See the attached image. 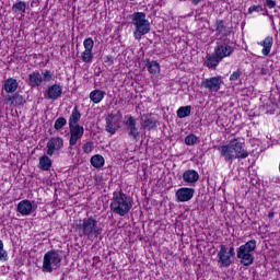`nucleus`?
I'll return each instance as SVG.
<instances>
[{"mask_svg":"<svg viewBox=\"0 0 280 280\" xmlns=\"http://www.w3.org/2000/svg\"><path fill=\"white\" fill-rule=\"evenodd\" d=\"M121 112H117V114H108L105 118L106 126L105 130L106 132H109V135H115L119 128H121Z\"/></svg>","mask_w":280,"mask_h":280,"instance_id":"9","label":"nucleus"},{"mask_svg":"<svg viewBox=\"0 0 280 280\" xmlns=\"http://www.w3.org/2000/svg\"><path fill=\"white\" fill-rule=\"evenodd\" d=\"M65 147V140L60 137L50 138L46 144L48 156H54L55 152L62 150Z\"/></svg>","mask_w":280,"mask_h":280,"instance_id":"13","label":"nucleus"},{"mask_svg":"<svg viewBox=\"0 0 280 280\" xmlns=\"http://www.w3.org/2000/svg\"><path fill=\"white\" fill-rule=\"evenodd\" d=\"M83 46L85 51H93V47H95V42H93V38L91 37L85 38L83 42Z\"/></svg>","mask_w":280,"mask_h":280,"instance_id":"33","label":"nucleus"},{"mask_svg":"<svg viewBox=\"0 0 280 280\" xmlns=\"http://www.w3.org/2000/svg\"><path fill=\"white\" fill-rule=\"evenodd\" d=\"M141 121H142V128L143 130H154L156 129V119L148 116V115H143L141 117Z\"/></svg>","mask_w":280,"mask_h":280,"instance_id":"21","label":"nucleus"},{"mask_svg":"<svg viewBox=\"0 0 280 280\" xmlns=\"http://www.w3.org/2000/svg\"><path fill=\"white\" fill-rule=\"evenodd\" d=\"M25 10H27V3L24 1H18L12 5V11L13 12H23L25 13Z\"/></svg>","mask_w":280,"mask_h":280,"instance_id":"30","label":"nucleus"},{"mask_svg":"<svg viewBox=\"0 0 280 280\" xmlns=\"http://www.w3.org/2000/svg\"><path fill=\"white\" fill-rule=\"evenodd\" d=\"M242 78V70H236L230 75V82H236V80H240Z\"/></svg>","mask_w":280,"mask_h":280,"instance_id":"36","label":"nucleus"},{"mask_svg":"<svg viewBox=\"0 0 280 280\" xmlns=\"http://www.w3.org/2000/svg\"><path fill=\"white\" fill-rule=\"evenodd\" d=\"M191 115V105L182 106L177 109V117L179 119H185V117H189Z\"/></svg>","mask_w":280,"mask_h":280,"instance_id":"28","label":"nucleus"},{"mask_svg":"<svg viewBox=\"0 0 280 280\" xmlns=\"http://www.w3.org/2000/svg\"><path fill=\"white\" fill-rule=\"evenodd\" d=\"M54 79V73L50 70H46L43 74L40 71L36 70L28 74V86L31 89H38L43 84V82H51Z\"/></svg>","mask_w":280,"mask_h":280,"instance_id":"8","label":"nucleus"},{"mask_svg":"<svg viewBox=\"0 0 280 280\" xmlns=\"http://www.w3.org/2000/svg\"><path fill=\"white\" fill-rule=\"evenodd\" d=\"M34 207L32 206V201L24 199L18 203V212L21 215H31Z\"/></svg>","mask_w":280,"mask_h":280,"instance_id":"17","label":"nucleus"},{"mask_svg":"<svg viewBox=\"0 0 280 280\" xmlns=\"http://www.w3.org/2000/svg\"><path fill=\"white\" fill-rule=\"evenodd\" d=\"M124 124L126 126L128 137L133 141H138L141 137V127L137 124V118H135V116H129Z\"/></svg>","mask_w":280,"mask_h":280,"instance_id":"10","label":"nucleus"},{"mask_svg":"<svg viewBox=\"0 0 280 280\" xmlns=\"http://www.w3.org/2000/svg\"><path fill=\"white\" fill-rule=\"evenodd\" d=\"M80 119H82V113H80L78 105H75L68 120L69 127L80 126Z\"/></svg>","mask_w":280,"mask_h":280,"instance_id":"19","label":"nucleus"},{"mask_svg":"<svg viewBox=\"0 0 280 280\" xmlns=\"http://www.w3.org/2000/svg\"><path fill=\"white\" fill-rule=\"evenodd\" d=\"M262 73H264V69H262Z\"/></svg>","mask_w":280,"mask_h":280,"instance_id":"47","label":"nucleus"},{"mask_svg":"<svg viewBox=\"0 0 280 280\" xmlns=\"http://www.w3.org/2000/svg\"><path fill=\"white\" fill-rule=\"evenodd\" d=\"M183 1H187V0H183ZM191 3H192V5H198L199 3H202V1H205V0H189Z\"/></svg>","mask_w":280,"mask_h":280,"instance_id":"42","label":"nucleus"},{"mask_svg":"<svg viewBox=\"0 0 280 280\" xmlns=\"http://www.w3.org/2000/svg\"><path fill=\"white\" fill-rule=\"evenodd\" d=\"M244 141L242 142L240 139L234 138L229 142V144L221 145L218 150L220 152V156H222L226 163L232 165L235 159H248V151L244 149Z\"/></svg>","mask_w":280,"mask_h":280,"instance_id":"3","label":"nucleus"},{"mask_svg":"<svg viewBox=\"0 0 280 280\" xmlns=\"http://www.w3.org/2000/svg\"><path fill=\"white\" fill-rule=\"evenodd\" d=\"M214 27H215L217 34H222L223 36H226V25H224L223 20H217Z\"/></svg>","mask_w":280,"mask_h":280,"instance_id":"29","label":"nucleus"},{"mask_svg":"<svg viewBox=\"0 0 280 280\" xmlns=\"http://www.w3.org/2000/svg\"><path fill=\"white\" fill-rule=\"evenodd\" d=\"M256 248L257 241L250 240L236 249V257L240 259L242 266H253V264H255V256L253 253H255Z\"/></svg>","mask_w":280,"mask_h":280,"instance_id":"6","label":"nucleus"},{"mask_svg":"<svg viewBox=\"0 0 280 280\" xmlns=\"http://www.w3.org/2000/svg\"><path fill=\"white\" fill-rule=\"evenodd\" d=\"M131 23L135 26L133 37L136 40H141L145 34H150V21L145 19V13L136 12L131 15Z\"/></svg>","mask_w":280,"mask_h":280,"instance_id":"5","label":"nucleus"},{"mask_svg":"<svg viewBox=\"0 0 280 280\" xmlns=\"http://www.w3.org/2000/svg\"><path fill=\"white\" fill-rule=\"evenodd\" d=\"M65 126H67V118L59 117L55 120V125H54L55 130H62Z\"/></svg>","mask_w":280,"mask_h":280,"instance_id":"32","label":"nucleus"},{"mask_svg":"<svg viewBox=\"0 0 280 280\" xmlns=\"http://www.w3.org/2000/svg\"><path fill=\"white\" fill-rule=\"evenodd\" d=\"M183 180L184 183L194 185L200 180V175L195 170H187L183 174Z\"/></svg>","mask_w":280,"mask_h":280,"instance_id":"16","label":"nucleus"},{"mask_svg":"<svg viewBox=\"0 0 280 280\" xmlns=\"http://www.w3.org/2000/svg\"><path fill=\"white\" fill-rule=\"evenodd\" d=\"M81 60L82 62H85V63L93 62V50H84L81 54Z\"/></svg>","mask_w":280,"mask_h":280,"instance_id":"31","label":"nucleus"},{"mask_svg":"<svg viewBox=\"0 0 280 280\" xmlns=\"http://www.w3.org/2000/svg\"><path fill=\"white\" fill-rule=\"evenodd\" d=\"M222 77H212L203 80L201 82V86H203V89H208V91H211V93H218L222 86Z\"/></svg>","mask_w":280,"mask_h":280,"instance_id":"12","label":"nucleus"},{"mask_svg":"<svg viewBox=\"0 0 280 280\" xmlns=\"http://www.w3.org/2000/svg\"><path fill=\"white\" fill-rule=\"evenodd\" d=\"M130 1H135V0H130Z\"/></svg>","mask_w":280,"mask_h":280,"instance_id":"45","label":"nucleus"},{"mask_svg":"<svg viewBox=\"0 0 280 280\" xmlns=\"http://www.w3.org/2000/svg\"><path fill=\"white\" fill-rule=\"evenodd\" d=\"M72 229L80 237H88V240L98 238L103 233L97 219L94 217H86L84 219L74 220Z\"/></svg>","mask_w":280,"mask_h":280,"instance_id":"1","label":"nucleus"},{"mask_svg":"<svg viewBox=\"0 0 280 280\" xmlns=\"http://www.w3.org/2000/svg\"><path fill=\"white\" fill-rule=\"evenodd\" d=\"M105 96H106V92L102 90H93L90 93V100L91 102H93V104H100V102H102V100H104Z\"/></svg>","mask_w":280,"mask_h":280,"instance_id":"24","label":"nucleus"},{"mask_svg":"<svg viewBox=\"0 0 280 280\" xmlns=\"http://www.w3.org/2000/svg\"><path fill=\"white\" fill-rule=\"evenodd\" d=\"M268 218H270V219L275 218V212H269Z\"/></svg>","mask_w":280,"mask_h":280,"instance_id":"44","label":"nucleus"},{"mask_svg":"<svg viewBox=\"0 0 280 280\" xmlns=\"http://www.w3.org/2000/svg\"><path fill=\"white\" fill-rule=\"evenodd\" d=\"M3 89L5 93H15V91L19 89V81L14 78H9L4 81Z\"/></svg>","mask_w":280,"mask_h":280,"instance_id":"22","label":"nucleus"},{"mask_svg":"<svg viewBox=\"0 0 280 280\" xmlns=\"http://www.w3.org/2000/svg\"><path fill=\"white\" fill-rule=\"evenodd\" d=\"M275 43V39H272V36L266 37L260 45L264 47L262 48V56H270V50L272 49V45Z\"/></svg>","mask_w":280,"mask_h":280,"instance_id":"23","label":"nucleus"},{"mask_svg":"<svg viewBox=\"0 0 280 280\" xmlns=\"http://www.w3.org/2000/svg\"><path fill=\"white\" fill-rule=\"evenodd\" d=\"M52 165L54 162L50 160L49 155H42L39 158L38 168L42 170V172H50Z\"/></svg>","mask_w":280,"mask_h":280,"instance_id":"20","label":"nucleus"},{"mask_svg":"<svg viewBox=\"0 0 280 280\" xmlns=\"http://www.w3.org/2000/svg\"><path fill=\"white\" fill-rule=\"evenodd\" d=\"M262 73H264V69H262Z\"/></svg>","mask_w":280,"mask_h":280,"instance_id":"48","label":"nucleus"},{"mask_svg":"<svg viewBox=\"0 0 280 280\" xmlns=\"http://www.w3.org/2000/svg\"><path fill=\"white\" fill-rule=\"evenodd\" d=\"M62 262V256L56 249L48 250L44 255L42 270L44 272H54V270H58L60 268V264Z\"/></svg>","mask_w":280,"mask_h":280,"instance_id":"7","label":"nucleus"},{"mask_svg":"<svg viewBox=\"0 0 280 280\" xmlns=\"http://www.w3.org/2000/svg\"><path fill=\"white\" fill-rule=\"evenodd\" d=\"M218 264L221 268H229L233 260H231V256L226 255V245H221L220 250L217 254Z\"/></svg>","mask_w":280,"mask_h":280,"instance_id":"15","label":"nucleus"},{"mask_svg":"<svg viewBox=\"0 0 280 280\" xmlns=\"http://www.w3.org/2000/svg\"><path fill=\"white\" fill-rule=\"evenodd\" d=\"M234 255H235V247L231 246V247L229 248V255H228V256H230V258H231V257H233Z\"/></svg>","mask_w":280,"mask_h":280,"instance_id":"41","label":"nucleus"},{"mask_svg":"<svg viewBox=\"0 0 280 280\" xmlns=\"http://www.w3.org/2000/svg\"><path fill=\"white\" fill-rule=\"evenodd\" d=\"M186 145H196L198 143V137L196 135L190 133L185 138Z\"/></svg>","mask_w":280,"mask_h":280,"instance_id":"34","label":"nucleus"},{"mask_svg":"<svg viewBox=\"0 0 280 280\" xmlns=\"http://www.w3.org/2000/svg\"><path fill=\"white\" fill-rule=\"evenodd\" d=\"M265 1H266V5H268L270 10L277 7V1L275 0H265Z\"/></svg>","mask_w":280,"mask_h":280,"instance_id":"39","label":"nucleus"},{"mask_svg":"<svg viewBox=\"0 0 280 280\" xmlns=\"http://www.w3.org/2000/svg\"><path fill=\"white\" fill-rule=\"evenodd\" d=\"M233 54V46L229 38H220L217 40V46L213 54H207L203 65L208 69H215L224 58H229Z\"/></svg>","mask_w":280,"mask_h":280,"instance_id":"2","label":"nucleus"},{"mask_svg":"<svg viewBox=\"0 0 280 280\" xmlns=\"http://www.w3.org/2000/svg\"><path fill=\"white\" fill-rule=\"evenodd\" d=\"M147 69L149 71V73H151L152 75H156V73L161 72V65L158 63L156 60H150L147 59Z\"/></svg>","mask_w":280,"mask_h":280,"instance_id":"25","label":"nucleus"},{"mask_svg":"<svg viewBox=\"0 0 280 280\" xmlns=\"http://www.w3.org/2000/svg\"><path fill=\"white\" fill-rule=\"evenodd\" d=\"M7 102H11V106H22L23 95L15 93L7 98Z\"/></svg>","mask_w":280,"mask_h":280,"instance_id":"27","label":"nucleus"},{"mask_svg":"<svg viewBox=\"0 0 280 280\" xmlns=\"http://www.w3.org/2000/svg\"><path fill=\"white\" fill-rule=\"evenodd\" d=\"M195 194H196V189L182 187L176 190L175 198H176L177 202H189V200H191V198H194Z\"/></svg>","mask_w":280,"mask_h":280,"instance_id":"14","label":"nucleus"},{"mask_svg":"<svg viewBox=\"0 0 280 280\" xmlns=\"http://www.w3.org/2000/svg\"><path fill=\"white\" fill-rule=\"evenodd\" d=\"M69 150H73V145H78V141L84 137V127L82 125L70 126Z\"/></svg>","mask_w":280,"mask_h":280,"instance_id":"11","label":"nucleus"},{"mask_svg":"<svg viewBox=\"0 0 280 280\" xmlns=\"http://www.w3.org/2000/svg\"><path fill=\"white\" fill-rule=\"evenodd\" d=\"M83 152L84 154H91L93 152V142L89 141L83 144Z\"/></svg>","mask_w":280,"mask_h":280,"instance_id":"37","label":"nucleus"},{"mask_svg":"<svg viewBox=\"0 0 280 280\" xmlns=\"http://www.w3.org/2000/svg\"><path fill=\"white\" fill-rule=\"evenodd\" d=\"M105 63L106 65H114L115 63V60L113 59V56L108 55L105 57Z\"/></svg>","mask_w":280,"mask_h":280,"instance_id":"40","label":"nucleus"},{"mask_svg":"<svg viewBox=\"0 0 280 280\" xmlns=\"http://www.w3.org/2000/svg\"><path fill=\"white\" fill-rule=\"evenodd\" d=\"M109 208L115 215H120V218H124L125 215H128V213H130V209H132V198L121 190L114 191Z\"/></svg>","mask_w":280,"mask_h":280,"instance_id":"4","label":"nucleus"},{"mask_svg":"<svg viewBox=\"0 0 280 280\" xmlns=\"http://www.w3.org/2000/svg\"><path fill=\"white\" fill-rule=\"evenodd\" d=\"M262 73H264V69H262Z\"/></svg>","mask_w":280,"mask_h":280,"instance_id":"46","label":"nucleus"},{"mask_svg":"<svg viewBox=\"0 0 280 280\" xmlns=\"http://www.w3.org/2000/svg\"><path fill=\"white\" fill-rule=\"evenodd\" d=\"M0 261H8V250L3 248V241L0 240Z\"/></svg>","mask_w":280,"mask_h":280,"instance_id":"35","label":"nucleus"},{"mask_svg":"<svg viewBox=\"0 0 280 280\" xmlns=\"http://www.w3.org/2000/svg\"><path fill=\"white\" fill-rule=\"evenodd\" d=\"M253 12H264V7L261 4L249 7L248 13L253 14Z\"/></svg>","mask_w":280,"mask_h":280,"instance_id":"38","label":"nucleus"},{"mask_svg":"<svg viewBox=\"0 0 280 280\" xmlns=\"http://www.w3.org/2000/svg\"><path fill=\"white\" fill-rule=\"evenodd\" d=\"M90 163L92 167H95L96 170H102V167H104L105 160L104 156L96 154L91 158Z\"/></svg>","mask_w":280,"mask_h":280,"instance_id":"26","label":"nucleus"},{"mask_svg":"<svg viewBox=\"0 0 280 280\" xmlns=\"http://www.w3.org/2000/svg\"><path fill=\"white\" fill-rule=\"evenodd\" d=\"M48 100H58L62 96V88L60 84H54L47 90Z\"/></svg>","mask_w":280,"mask_h":280,"instance_id":"18","label":"nucleus"},{"mask_svg":"<svg viewBox=\"0 0 280 280\" xmlns=\"http://www.w3.org/2000/svg\"><path fill=\"white\" fill-rule=\"evenodd\" d=\"M262 12H264L262 13L264 16H268V10L267 9H264Z\"/></svg>","mask_w":280,"mask_h":280,"instance_id":"43","label":"nucleus"}]
</instances>
